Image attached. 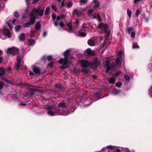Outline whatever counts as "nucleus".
<instances>
[{
  "mask_svg": "<svg viewBox=\"0 0 152 152\" xmlns=\"http://www.w3.org/2000/svg\"><path fill=\"white\" fill-rule=\"evenodd\" d=\"M78 35L82 37H84L86 36V34L85 32H83L80 31H78Z\"/></svg>",
  "mask_w": 152,
  "mask_h": 152,
  "instance_id": "nucleus-21",
  "label": "nucleus"
},
{
  "mask_svg": "<svg viewBox=\"0 0 152 152\" xmlns=\"http://www.w3.org/2000/svg\"><path fill=\"white\" fill-rule=\"evenodd\" d=\"M14 15L16 18H18L19 17V14L17 12H15L14 13Z\"/></svg>",
  "mask_w": 152,
  "mask_h": 152,
  "instance_id": "nucleus-36",
  "label": "nucleus"
},
{
  "mask_svg": "<svg viewBox=\"0 0 152 152\" xmlns=\"http://www.w3.org/2000/svg\"><path fill=\"white\" fill-rule=\"evenodd\" d=\"M70 54L69 50H67L63 53L64 58H61L59 60L60 64H62L64 66H62L61 68L64 69L67 67L68 63V58Z\"/></svg>",
  "mask_w": 152,
  "mask_h": 152,
  "instance_id": "nucleus-1",
  "label": "nucleus"
},
{
  "mask_svg": "<svg viewBox=\"0 0 152 152\" xmlns=\"http://www.w3.org/2000/svg\"><path fill=\"white\" fill-rule=\"evenodd\" d=\"M66 25L68 27L69 29V32H72V24L70 23H67L66 24Z\"/></svg>",
  "mask_w": 152,
  "mask_h": 152,
  "instance_id": "nucleus-18",
  "label": "nucleus"
},
{
  "mask_svg": "<svg viewBox=\"0 0 152 152\" xmlns=\"http://www.w3.org/2000/svg\"><path fill=\"white\" fill-rule=\"evenodd\" d=\"M108 28V26L107 24L100 23L97 27V29L100 28L102 29H106Z\"/></svg>",
  "mask_w": 152,
  "mask_h": 152,
  "instance_id": "nucleus-7",
  "label": "nucleus"
},
{
  "mask_svg": "<svg viewBox=\"0 0 152 152\" xmlns=\"http://www.w3.org/2000/svg\"><path fill=\"white\" fill-rule=\"evenodd\" d=\"M52 8L53 9V10H54L55 12H57V10L56 9V7L55 6H54L53 5H52Z\"/></svg>",
  "mask_w": 152,
  "mask_h": 152,
  "instance_id": "nucleus-45",
  "label": "nucleus"
},
{
  "mask_svg": "<svg viewBox=\"0 0 152 152\" xmlns=\"http://www.w3.org/2000/svg\"><path fill=\"white\" fill-rule=\"evenodd\" d=\"M35 41L34 39H29L28 40L29 44L30 45H32L35 42Z\"/></svg>",
  "mask_w": 152,
  "mask_h": 152,
  "instance_id": "nucleus-25",
  "label": "nucleus"
},
{
  "mask_svg": "<svg viewBox=\"0 0 152 152\" xmlns=\"http://www.w3.org/2000/svg\"><path fill=\"white\" fill-rule=\"evenodd\" d=\"M21 28V26L20 25H18L15 27V30L16 31H18Z\"/></svg>",
  "mask_w": 152,
  "mask_h": 152,
  "instance_id": "nucleus-32",
  "label": "nucleus"
},
{
  "mask_svg": "<svg viewBox=\"0 0 152 152\" xmlns=\"http://www.w3.org/2000/svg\"><path fill=\"white\" fill-rule=\"evenodd\" d=\"M79 2L82 4H85L87 2V0H80Z\"/></svg>",
  "mask_w": 152,
  "mask_h": 152,
  "instance_id": "nucleus-46",
  "label": "nucleus"
},
{
  "mask_svg": "<svg viewBox=\"0 0 152 152\" xmlns=\"http://www.w3.org/2000/svg\"><path fill=\"white\" fill-rule=\"evenodd\" d=\"M121 73V72L119 71L118 72H116L115 73H114L113 75V76H114L115 77H118L119 75Z\"/></svg>",
  "mask_w": 152,
  "mask_h": 152,
  "instance_id": "nucleus-42",
  "label": "nucleus"
},
{
  "mask_svg": "<svg viewBox=\"0 0 152 152\" xmlns=\"http://www.w3.org/2000/svg\"><path fill=\"white\" fill-rule=\"evenodd\" d=\"M60 17L62 18H64L65 17V15H64L62 14H60Z\"/></svg>",
  "mask_w": 152,
  "mask_h": 152,
  "instance_id": "nucleus-58",
  "label": "nucleus"
},
{
  "mask_svg": "<svg viewBox=\"0 0 152 152\" xmlns=\"http://www.w3.org/2000/svg\"><path fill=\"white\" fill-rule=\"evenodd\" d=\"M92 77L94 78V79H96L97 78V76H96L95 75H92Z\"/></svg>",
  "mask_w": 152,
  "mask_h": 152,
  "instance_id": "nucleus-62",
  "label": "nucleus"
},
{
  "mask_svg": "<svg viewBox=\"0 0 152 152\" xmlns=\"http://www.w3.org/2000/svg\"><path fill=\"white\" fill-rule=\"evenodd\" d=\"M31 24L29 22L23 24V26L24 28L28 27Z\"/></svg>",
  "mask_w": 152,
  "mask_h": 152,
  "instance_id": "nucleus-23",
  "label": "nucleus"
},
{
  "mask_svg": "<svg viewBox=\"0 0 152 152\" xmlns=\"http://www.w3.org/2000/svg\"><path fill=\"white\" fill-rule=\"evenodd\" d=\"M100 6V3L99 2H97V3H95L94 5V7L98 8Z\"/></svg>",
  "mask_w": 152,
  "mask_h": 152,
  "instance_id": "nucleus-47",
  "label": "nucleus"
},
{
  "mask_svg": "<svg viewBox=\"0 0 152 152\" xmlns=\"http://www.w3.org/2000/svg\"><path fill=\"white\" fill-rule=\"evenodd\" d=\"M132 47H133V48H140V47L138 45H137L134 44H133Z\"/></svg>",
  "mask_w": 152,
  "mask_h": 152,
  "instance_id": "nucleus-48",
  "label": "nucleus"
},
{
  "mask_svg": "<svg viewBox=\"0 0 152 152\" xmlns=\"http://www.w3.org/2000/svg\"><path fill=\"white\" fill-rule=\"evenodd\" d=\"M20 39L22 41H23L25 40V36L24 34H22L20 35L19 37Z\"/></svg>",
  "mask_w": 152,
  "mask_h": 152,
  "instance_id": "nucleus-24",
  "label": "nucleus"
},
{
  "mask_svg": "<svg viewBox=\"0 0 152 152\" xmlns=\"http://www.w3.org/2000/svg\"><path fill=\"white\" fill-rule=\"evenodd\" d=\"M19 49L18 48H16L14 47L12 48H9L7 51V55L5 56L6 58L9 57V54L15 55L18 52H19Z\"/></svg>",
  "mask_w": 152,
  "mask_h": 152,
  "instance_id": "nucleus-2",
  "label": "nucleus"
},
{
  "mask_svg": "<svg viewBox=\"0 0 152 152\" xmlns=\"http://www.w3.org/2000/svg\"><path fill=\"white\" fill-rule=\"evenodd\" d=\"M34 72L37 74H40L41 71L40 69L37 66H35L33 68Z\"/></svg>",
  "mask_w": 152,
  "mask_h": 152,
  "instance_id": "nucleus-14",
  "label": "nucleus"
},
{
  "mask_svg": "<svg viewBox=\"0 0 152 152\" xmlns=\"http://www.w3.org/2000/svg\"><path fill=\"white\" fill-rule=\"evenodd\" d=\"M1 79H2L3 80H5V81H6V82L8 83H9L10 84H12V81H10L9 80H7V79L6 77L5 76H4L3 77H2L1 78Z\"/></svg>",
  "mask_w": 152,
  "mask_h": 152,
  "instance_id": "nucleus-22",
  "label": "nucleus"
},
{
  "mask_svg": "<svg viewBox=\"0 0 152 152\" xmlns=\"http://www.w3.org/2000/svg\"><path fill=\"white\" fill-rule=\"evenodd\" d=\"M22 60L21 57L20 56H17V63L20 64Z\"/></svg>",
  "mask_w": 152,
  "mask_h": 152,
  "instance_id": "nucleus-27",
  "label": "nucleus"
},
{
  "mask_svg": "<svg viewBox=\"0 0 152 152\" xmlns=\"http://www.w3.org/2000/svg\"><path fill=\"white\" fill-rule=\"evenodd\" d=\"M53 58V57L51 56H49L47 57V59L48 61H50L52 60Z\"/></svg>",
  "mask_w": 152,
  "mask_h": 152,
  "instance_id": "nucleus-41",
  "label": "nucleus"
},
{
  "mask_svg": "<svg viewBox=\"0 0 152 152\" xmlns=\"http://www.w3.org/2000/svg\"><path fill=\"white\" fill-rule=\"evenodd\" d=\"M26 2L27 5H28L29 3L30 2V0H26Z\"/></svg>",
  "mask_w": 152,
  "mask_h": 152,
  "instance_id": "nucleus-63",
  "label": "nucleus"
},
{
  "mask_svg": "<svg viewBox=\"0 0 152 152\" xmlns=\"http://www.w3.org/2000/svg\"><path fill=\"white\" fill-rule=\"evenodd\" d=\"M56 87L58 88H61V86L59 84H56Z\"/></svg>",
  "mask_w": 152,
  "mask_h": 152,
  "instance_id": "nucleus-56",
  "label": "nucleus"
},
{
  "mask_svg": "<svg viewBox=\"0 0 152 152\" xmlns=\"http://www.w3.org/2000/svg\"><path fill=\"white\" fill-rule=\"evenodd\" d=\"M39 0H34L32 3V4H34L39 1Z\"/></svg>",
  "mask_w": 152,
  "mask_h": 152,
  "instance_id": "nucleus-53",
  "label": "nucleus"
},
{
  "mask_svg": "<svg viewBox=\"0 0 152 152\" xmlns=\"http://www.w3.org/2000/svg\"><path fill=\"white\" fill-rule=\"evenodd\" d=\"M124 79L126 82H129V80L130 77L128 75H125L124 76Z\"/></svg>",
  "mask_w": 152,
  "mask_h": 152,
  "instance_id": "nucleus-30",
  "label": "nucleus"
},
{
  "mask_svg": "<svg viewBox=\"0 0 152 152\" xmlns=\"http://www.w3.org/2000/svg\"><path fill=\"white\" fill-rule=\"evenodd\" d=\"M41 24L39 22H37L35 24L34 28L36 32L39 31L41 28Z\"/></svg>",
  "mask_w": 152,
  "mask_h": 152,
  "instance_id": "nucleus-11",
  "label": "nucleus"
},
{
  "mask_svg": "<svg viewBox=\"0 0 152 152\" xmlns=\"http://www.w3.org/2000/svg\"><path fill=\"white\" fill-rule=\"evenodd\" d=\"M128 32L130 34V32L133 31L134 29L133 27H128L127 28Z\"/></svg>",
  "mask_w": 152,
  "mask_h": 152,
  "instance_id": "nucleus-33",
  "label": "nucleus"
},
{
  "mask_svg": "<svg viewBox=\"0 0 152 152\" xmlns=\"http://www.w3.org/2000/svg\"><path fill=\"white\" fill-rule=\"evenodd\" d=\"M81 66L83 68H87L89 67L90 64L88 61L85 60H82L80 61Z\"/></svg>",
  "mask_w": 152,
  "mask_h": 152,
  "instance_id": "nucleus-6",
  "label": "nucleus"
},
{
  "mask_svg": "<svg viewBox=\"0 0 152 152\" xmlns=\"http://www.w3.org/2000/svg\"><path fill=\"white\" fill-rule=\"evenodd\" d=\"M66 104L64 102H60L57 105V110L60 113H61V111L62 110H60L58 108H62V109H63L64 108H66Z\"/></svg>",
  "mask_w": 152,
  "mask_h": 152,
  "instance_id": "nucleus-5",
  "label": "nucleus"
},
{
  "mask_svg": "<svg viewBox=\"0 0 152 152\" xmlns=\"http://www.w3.org/2000/svg\"><path fill=\"white\" fill-rule=\"evenodd\" d=\"M88 44L91 46H94L95 45V43L93 40L91 39H89L87 42Z\"/></svg>",
  "mask_w": 152,
  "mask_h": 152,
  "instance_id": "nucleus-19",
  "label": "nucleus"
},
{
  "mask_svg": "<svg viewBox=\"0 0 152 152\" xmlns=\"http://www.w3.org/2000/svg\"><path fill=\"white\" fill-rule=\"evenodd\" d=\"M53 64L54 62H51L48 64V66L50 67L51 68L53 67Z\"/></svg>",
  "mask_w": 152,
  "mask_h": 152,
  "instance_id": "nucleus-50",
  "label": "nucleus"
},
{
  "mask_svg": "<svg viewBox=\"0 0 152 152\" xmlns=\"http://www.w3.org/2000/svg\"><path fill=\"white\" fill-rule=\"evenodd\" d=\"M47 34V32H44L42 36L43 37H45Z\"/></svg>",
  "mask_w": 152,
  "mask_h": 152,
  "instance_id": "nucleus-61",
  "label": "nucleus"
},
{
  "mask_svg": "<svg viewBox=\"0 0 152 152\" xmlns=\"http://www.w3.org/2000/svg\"><path fill=\"white\" fill-rule=\"evenodd\" d=\"M115 61V62H116V64H117L118 65L120 64L121 60H120V58H116Z\"/></svg>",
  "mask_w": 152,
  "mask_h": 152,
  "instance_id": "nucleus-31",
  "label": "nucleus"
},
{
  "mask_svg": "<svg viewBox=\"0 0 152 152\" xmlns=\"http://www.w3.org/2000/svg\"><path fill=\"white\" fill-rule=\"evenodd\" d=\"M131 37H135V33L133 31H132L131 32Z\"/></svg>",
  "mask_w": 152,
  "mask_h": 152,
  "instance_id": "nucleus-55",
  "label": "nucleus"
},
{
  "mask_svg": "<svg viewBox=\"0 0 152 152\" xmlns=\"http://www.w3.org/2000/svg\"><path fill=\"white\" fill-rule=\"evenodd\" d=\"M115 85L117 87L120 88L122 85V83L121 82H119L115 83Z\"/></svg>",
  "mask_w": 152,
  "mask_h": 152,
  "instance_id": "nucleus-35",
  "label": "nucleus"
},
{
  "mask_svg": "<svg viewBox=\"0 0 152 152\" xmlns=\"http://www.w3.org/2000/svg\"><path fill=\"white\" fill-rule=\"evenodd\" d=\"M86 54L89 56H93L92 51L90 48L86 50Z\"/></svg>",
  "mask_w": 152,
  "mask_h": 152,
  "instance_id": "nucleus-20",
  "label": "nucleus"
},
{
  "mask_svg": "<svg viewBox=\"0 0 152 152\" xmlns=\"http://www.w3.org/2000/svg\"><path fill=\"white\" fill-rule=\"evenodd\" d=\"M29 75L30 76H33L34 75V73L32 72H31V71H30L29 72Z\"/></svg>",
  "mask_w": 152,
  "mask_h": 152,
  "instance_id": "nucleus-60",
  "label": "nucleus"
},
{
  "mask_svg": "<svg viewBox=\"0 0 152 152\" xmlns=\"http://www.w3.org/2000/svg\"><path fill=\"white\" fill-rule=\"evenodd\" d=\"M7 24L9 27L11 29L12 28L13 26L12 25L11 23L10 22H8L7 23Z\"/></svg>",
  "mask_w": 152,
  "mask_h": 152,
  "instance_id": "nucleus-43",
  "label": "nucleus"
},
{
  "mask_svg": "<svg viewBox=\"0 0 152 152\" xmlns=\"http://www.w3.org/2000/svg\"><path fill=\"white\" fill-rule=\"evenodd\" d=\"M4 84L2 81H0V90L3 88Z\"/></svg>",
  "mask_w": 152,
  "mask_h": 152,
  "instance_id": "nucleus-38",
  "label": "nucleus"
},
{
  "mask_svg": "<svg viewBox=\"0 0 152 152\" xmlns=\"http://www.w3.org/2000/svg\"><path fill=\"white\" fill-rule=\"evenodd\" d=\"M93 11V10L92 9L89 10L88 11V14H91Z\"/></svg>",
  "mask_w": 152,
  "mask_h": 152,
  "instance_id": "nucleus-57",
  "label": "nucleus"
},
{
  "mask_svg": "<svg viewBox=\"0 0 152 152\" xmlns=\"http://www.w3.org/2000/svg\"><path fill=\"white\" fill-rule=\"evenodd\" d=\"M148 94L151 96H152V86L150 87V89L148 92Z\"/></svg>",
  "mask_w": 152,
  "mask_h": 152,
  "instance_id": "nucleus-44",
  "label": "nucleus"
},
{
  "mask_svg": "<svg viewBox=\"0 0 152 152\" xmlns=\"http://www.w3.org/2000/svg\"><path fill=\"white\" fill-rule=\"evenodd\" d=\"M2 31L5 35L8 36L9 37H10V33L8 29L4 27Z\"/></svg>",
  "mask_w": 152,
  "mask_h": 152,
  "instance_id": "nucleus-8",
  "label": "nucleus"
},
{
  "mask_svg": "<svg viewBox=\"0 0 152 152\" xmlns=\"http://www.w3.org/2000/svg\"><path fill=\"white\" fill-rule=\"evenodd\" d=\"M48 113L52 116H53L54 115V113L52 111H48Z\"/></svg>",
  "mask_w": 152,
  "mask_h": 152,
  "instance_id": "nucleus-37",
  "label": "nucleus"
},
{
  "mask_svg": "<svg viewBox=\"0 0 152 152\" xmlns=\"http://www.w3.org/2000/svg\"><path fill=\"white\" fill-rule=\"evenodd\" d=\"M93 61L94 63L96 66H97L100 65V62L97 57L94 58Z\"/></svg>",
  "mask_w": 152,
  "mask_h": 152,
  "instance_id": "nucleus-13",
  "label": "nucleus"
},
{
  "mask_svg": "<svg viewBox=\"0 0 152 152\" xmlns=\"http://www.w3.org/2000/svg\"><path fill=\"white\" fill-rule=\"evenodd\" d=\"M107 147L110 148L111 150H113L114 149V147L112 146H108Z\"/></svg>",
  "mask_w": 152,
  "mask_h": 152,
  "instance_id": "nucleus-59",
  "label": "nucleus"
},
{
  "mask_svg": "<svg viewBox=\"0 0 152 152\" xmlns=\"http://www.w3.org/2000/svg\"><path fill=\"white\" fill-rule=\"evenodd\" d=\"M121 91L120 90L115 88L113 90L112 93V94L114 95H117Z\"/></svg>",
  "mask_w": 152,
  "mask_h": 152,
  "instance_id": "nucleus-17",
  "label": "nucleus"
},
{
  "mask_svg": "<svg viewBox=\"0 0 152 152\" xmlns=\"http://www.w3.org/2000/svg\"><path fill=\"white\" fill-rule=\"evenodd\" d=\"M73 14L76 15L77 16H81L83 14V12L81 10L74 9L73 10Z\"/></svg>",
  "mask_w": 152,
  "mask_h": 152,
  "instance_id": "nucleus-10",
  "label": "nucleus"
},
{
  "mask_svg": "<svg viewBox=\"0 0 152 152\" xmlns=\"http://www.w3.org/2000/svg\"><path fill=\"white\" fill-rule=\"evenodd\" d=\"M56 18V15L53 14H52V18L53 20H54Z\"/></svg>",
  "mask_w": 152,
  "mask_h": 152,
  "instance_id": "nucleus-52",
  "label": "nucleus"
},
{
  "mask_svg": "<svg viewBox=\"0 0 152 152\" xmlns=\"http://www.w3.org/2000/svg\"><path fill=\"white\" fill-rule=\"evenodd\" d=\"M141 10H136V15L137 17H138L139 14H140Z\"/></svg>",
  "mask_w": 152,
  "mask_h": 152,
  "instance_id": "nucleus-39",
  "label": "nucleus"
},
{
  "mask_svg": "<svg viewBox=\"0 0 152 152\" xmlns=\"http://www.w3.org/2000/svg\"><path fill=\"white\" fill-rule=\"evenodd\" d=\"M44 10L40 9L39 8H34L32 10V12L34 13V15L36 16H43L44 13Z\"/></svg>",
  "mask_w": 152,
  "mask_h": 152,
  "instance_id": "nucleus-3",
  "label": "nucleus"
},
{
  "mask_svg": "<svg viewBox=\"0 0 152 152\" xmlns=\"http://www.w3.org/2000/svg\"><path fill=\"white\" fill-rule=\"evenodd\" d=\"M20 64L17 63V64L15 66L16 70H19L20 67Z\"/></svg>",
  "mask_w": 152,
  "mask_h": 152,
  "instance_id": "nucleus-40",
  "label": "nucleus"
},
{
  "mask_svg": "<svg viewBox=\"0 0 152 152\" xmlns=\"http://www.w3.org/2000/svg\"><path fill=\"white\" fill-rule=\"evenodd\" d=\"M109 35H110V33H108L107 34L105 35V37H106V39L107 38L109 37Z\"/></svg>",
  "mask_w": 152,
  "mask_h": 152,
  "instance_id": "nucleus-64",
  "label": "nucleus"
},
{
  "mask_svg": "<svg viewBox=\"0 0 152 152\" xmlns=\"http://www.w3.org/2000/svg\"><path fill=\"white\" fill-rule=\"evenodd\" d=\"M26 86L28 87H33L34 88H37L35 86H32L30 84L26 83Z\"/></svg>",
  "mask_w": 152,
  "mask_h": 152,
  "instance_id": "nucleus-49",
  "label": "nucleus"
},
{
  "mask_svg": "<svg viewBox=\"0 0 152 152\" xmlns=\"http://www.w3.org/2000/svg\"><path fill=\"white\" fill-rule=\"evenodd\" d=\"M81 71L85 74H87L89 73V71L88 70L85 69H81Z\"/></svg>",
  "mask_w": 152,
  "mask_h": 152,
  "instance_id": "nucleus-28",
  "label": "nucleus"
},
{
  "mask_svg": "<svg viewBox=\"0 0 152 152\" xmlns=\"http://www.w3.org/2000/svg\"><path fill=\"white\" fill-rule=\"evenodd\" d=\"M29 17H30V19L28 22L31 25H32L35 22L37 18L36 16L34 15V13H33L32 12H31L29 13Z\"/></svg>",
  "mask_w": 152,
  "mask_h": 152,
  "instance_id": "nucleus-4",
  "label": "nucleus"
},
{
  "mask_svg": "<svg viewBox=\"0 0 152 152\" xmlns=\"http://www.w3.org/2000/svg\"><path fill=\"white\" fill-rule=\"evenodd\" d=\"M59 25L61 27H63L64 26L65 24L63 22L61 21L59 23Z\"/></svg>",
  "mask_w": 152,
  "mask_h": 152,
  "instance_id": "nucleus-51",
  "label": "nucleus"
},
{
  "mask_svg": "<svg viewBox=\"0 0 152 152\" xmlns=\"http://www.w3.org/2000/svg\"><path fill=\"white\" fill-rule=\"evenodd\" d=\"M110 62L107 61H105V66H106V72H107L111 69V67L110 66Z\"/></svg>",
  "mask_w": 152,
  "mask_h": 152,
  "instance_id": "nucleus-12",
  "label": "nucleus"
},
{
  "mask_svg": "<svg viewBox=\"0 0 152 152\" xmlns=\"http://www.w3.org/2000/svg\"><path fill=\"white\" fill-rule=\"evenodd\" d=\"M38 89L29 88L28 91L29 96H31L33 95L36 92L38 91Z\"/></svg>",
  "mask_w": 152,
  "mask_h": 152,
  "instance_id": "nucleus-9",
  "label": "nucleus"
},
{
  "mask_svg": "<svg viewBox=\"0 0 152 152\" xmlns=\"http://www.w3.org/2000/svg\"><path fill=\"white\" fill-rule=\"evenodd\" d=\"M49 13V7H46L45 11V14L46 15L48 14Z\"/></svg>",
  "mask_w": 152,
  "mask_h": 152,
  "instance_id": "nucleus-29",
  "label": "nucleus"
},
{
  "mask_svg": "<svg viewBox=\"0 0 152 152\" xmlns=\"http://www.w3.org/2000/svg\"><path fill=\"white\" fill-rule=\"evenodd\" d=\"M65 3L66 4L67 7V8H71L73 4L72 2L69 0H67L66 1H65Z\"/></svg>",
  "mask_w": 152,
  "mask_h": 152,
  "instance_id": "nucleus-15",
  "label": "nucleus"
},
{
  "mask_svg": "<svg viewBox=\"0 0 152 152\" xmlns=\"http://www.w3.org/2000/svg\"><path fill=\"white\" fill-rule=\"evenodd\" d=\"M109 80L110 83L114 84L115 83L116 80L115 79H113L112 77H111L109 79Z\"/></svg>",
  "mask_w": 152,
  "mask_h": 152,
  "instance_id": "nucleus-26",
  "label": "nucleus"
},
{
  "mask_svg": "<svg viewBox=\"0 0 152 152\" xmlns=\"http://www.w3.org/2000/svg\"><path fill=\"white\" fill-rule=\"evenodd\" d=\"M5 70L4 68L0 67V76L5 75Z\"/></svg>",
  "mask_w": 152,
  "mask_h": 152,
  "instance_id": "nucleus-16",
  "label": "nucleus"
},
{
  "mask_svg": "<svg viewBox=\"0 0 152 152\" xmlns=\"http://www.w3.org/2000/svg\"><path fill=\"white\" fill-rule=\"evenodd\" d=\"M127 14L129 17L130 18L131 16L132 12L129 9L127 10Z\"/></svg>",
  "mask_w": 152,
  "mask_h": 152,
  "instance_id": "nucleus-34",
  "label": "nucleus"
},
{
  "mask_svg": "<svg viewBox=\"0 0 152 152\" xmlns=\"http://www.w3.org/2000/svg\"><path fill=\"white\" fill-rule=\"evenodd\" d=\"M97 17L98 20L99 21V22H101L102 21V19L100 17V16H99V14H98L97 15Z\"/></svg>",
  "mask_w": 152,
  "mask_h": 152,
  "instance_id": "nucleus-54",
  "label": "nucleus"
}]
</instances>
